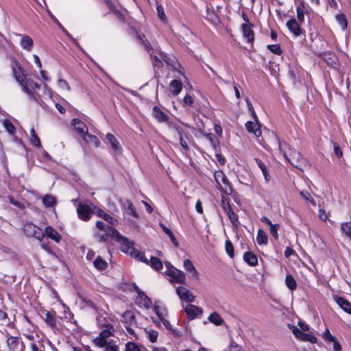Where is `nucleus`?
I'll return each mask as SVG.
<instances>
[{
	"label": "nucleus",
	"instance_id": "nucleus-21",
	"mask_svg": "<svg viewBox=\"0 0 351 351\" xmlns=\"http://www.w3.org/2000/svg\"><path fill=\"white\" fill-rule=\"evenodd\" d=\"M244 261L251 266H255L258 263L257 257L253 253L245 252L243 255Z\"/></svg>",
	"mask_w": 351,
	"mask_h": 351
},
{
	"label": "nucleus",
	"instance_id": "nucleus-19",
	"mask_svg": "<svg viewBox=\"0 0 351 351\" xmlns=\"http://www.w3.org/2000/svg\"><path fill=\"white\" fill-rule=\"evenodd\" d=\"M82 138L88 145H94L95 147H99L100 145L99 139L96 136L90 134L88 132L82 136Z\"/></svg>",
	"mask_w": 351,
	"mask_h": 351
},
{
	"label": "nucleus",
	"instance_id": "nucleus-62",
	"mask_svg": "<svg viewBox=\"0 0 351 351\" xmlns=\"http://www.w3.org/2000/svg\"><path fill=\"white\" fill-rule=\"evenodd\" d=\"M58 84H59V86L62 89L66 90H69L70 89L68 83L65 80H58Z\"/></svg>",
	"mask_w": 351,
	"mask_h": 351
},
{
	"label": "nucleus",
	"instance_id": "nucleus-55",
	"mask_svg": "<svg viewBox=\"0 0 351 351\" xmlns=\"http://www.w3.org/2000/svg\"><path fill=\"white\" fill-rule=\"evenodd\" d=\"M300 195L307 202H311L313 205L315 204L313 199L311 197V195L308 192L304 191H300Z\"/></svg>",
	"mask_w": 351,
	"mask_h": 351
},
{
	"label": "nucleus",
	"instance_id": "nucleus-32",
	"mask_svg": "<svg viewBox=\"0 0 351 351\" xmlns=\"http://www.w3.org/2000/svg\"><path fill=\"white\" fill-rule=\"evenodd\" d=\"M205 17L213 24H217L219 22V18L217 14L208 8H207Z\"/></svg>",
	"mask_w": 351,
	"mask_h": 351
},
{
	"label": "nucleus",
	"instance_id": "nucleus-57",
	"mask_svg": "<svg viewBox=\"0 0 351 351\" xmlns=\"http://www.w3.org/2000/svg\"><path fill=\"white\" fill-rule=\"evenodd\" d=\"M167 123H168L169 127L170 128L175 130L178 132L179 136L182 135L183 130L182 128H180L179 126H178L176 124H175L172 122H168Z\"/></svg>",
	"mask_w": 351,
	"mask_h": 351
},
{
	"label": "nucleus",
	"instance_id": "nucleus-10",
	"mask_svg": "<svg viewBox=\"0 0 351 351\" xmlns=\"http://www.w3.org/2000/svg\"><path fill=\"white\" fill-rule=\"evenodd\" d=\"M93 211L92 207L89 205L80 204L77 208V214L82 220H88L90 213Z\"/></svg>",
	"mask_w": 351,
	"mask_h": 351
},
{
	"label": "nucleus",
	"instance_id": "nucleus-60",
	"mask_svg": "<svg viewBox=\"0 0 351 351\" xmlns=\"http://www.w3.org/2000/svg\"><path fill=\"white\" fill-rule=\"evenodd\" d=\"M158 16L161 20L165 19V14L163 10V8L161 5H157L156 8Z\"/></svg>",
	"mask_w": 351,
	"mask_h": 351
},
{
	"label": "nucleus",
	"instance_id": "nucleus-39",
	"mask_svg": "<svg viewBox=\"0 0 351 351\" xmlns=\"http://www.w3.org/2000/svg\"><path fill=\"white\" fill-rule=\"evenodd\" d=\"M341 230L351 240V223L345 222L341 223Z\"/></svg>",
	"mask_w": 351,
	"mask_h": 351
},
{
	"label": "nucleus",
	"instance_id": "nucleus-37",
	"mask_svg": "<svg viewBox=\"0 0 351 351\" xmlns=\"http://www.w3.org/2000/svg\"><path fill=\"white\" fill-rule=\"evenodd\" d=\"M94 266L99 270H104L106 268L108 263L100 257H97L93 262Z\"/></svg>",
	"mask_w": 351,
	"mask_h": 351
},
{
	"label": "nucleus",
	"instance_id": "nucleus-47",
	"mask_svg": "<svg viewBox=\"0 0 351 351\" xmlns=\"http://www.w3.org/2000/svg\"><path fill=\"white\" fill-rule=\"evenodd\" d=\"M226 213L227 214L230 221L233 224L236 225V223L238 222V217L235 214V213L232 210V209L228 210V211L226 212Z\"/></svg>",
	"mask_w": 351,
	"mask_h": 351
},
{
	"label": "nucleus",
	"instance_id": "nucleus-58",
	"mask_svg": "<svg viewBox=\"0 0 351 351\" xmlns=\"http://www.w3.org/2000/svg\"><path fill=\"white\" fill-rule=\"evenodd\" d=\"M333 147H334V152H335V154L339 158H341L342 156H343V153H342V151H341L339 144L337 143H333Z\"/></svg>",
	"mask_w": 351,
	"mask_h": 351
},
{
	"label": "nucleus",
	"instance_id": "nucleus-14",
	"mask_svg": "<svg viewBox=\"0 0 351 351\" xmlns=\"http://www.w3.org/2000/svg\"><path fill=\"white\" fill-rule=\"evenodd\" d=\"M287 27L295 36H298L301 34L302 29L295 19H293L288 21L287 22Z\"/></svg>",
	"mask_w": 351,
	"mask_h": 351
},
{
	"label": "nucleus",
	"instance_id": "nucleus-31",
	"mask_svg": "<svg viewBox=\"0 0 351 351\" xmlns=\"http://www.w3.org/2000/svg\"><path fill=\"white\" fill-rule=\"evenodd\" d=\"M159 226H160V228L162 229V230L164 231V232L169 236L170 240L171 241V242L175 245H178V242H177V240H176V237L174 236V234H173V232L171 231L170 229H169L167 227H166L163 223H159Z\"/></svg>",
	"mask_w": 351,
	"mask_h": 351
},
{
	"label": "nucleus",
	"instance_id": "nucleus-61",
	"mask_svg": "<svg viewBox=\"0 0 351 351\" xmlns=\"http://www.w3.org/2000/svg\"><path fill=\"white\" fill-rule=\"evenodd\" d=\"M9 202L12 204H13V205H14V206H17V207H19L20 208H24V206H23V204L22 203H21L20 202L14 199L12 197H9Z\"/></svg>",
	"mask_w": 351,
	"mask_h": 351
},
{
	"label": "nucleus",
	"instance_id": "nucleus-53",
	"mask_svg": "<svg viewBox=\"0 0 351 351\" xmlns=\"http://www.w3.org/2000/svg\"><path fill=\"white\" fill-rule=\"evenodd\" d=\"M304 336L301 339V341H309L311 343H315L317 341V339L315 337L311 334H306L304 332Z\"/></svg>",
	"mask_w": 351,
	"mask_h": 351
},
{
	"label": "nucleus",
	"instance_id": "nucleus-17",
	"mask_svg": "<svg viewBox=\"0 0 351 351\" xmlns=\"http://www.w3.org/2000/svg\"><path fill=\"white\" fill-rule=\"evenodd\" d=\"M153 115L159 122H167L168 117L158 107L154 106L153 108Z\"/></svg>",
	"mask_w": 351,
	"mask_h": 351
},
{
	"label": "nucleus",
	"instance_id": "nucleus-38",
	"mask_svg": "<svg viewBox=\"0 0 351 351\" xmlns=\"http://www.w3.org/2000/svg\"><path fill=\"white\" fill-rule=\"evenodd\" d=\"M123 318L128 325H132L135 322V316L131 311L125 312Z\"/></svg>",
	"mask_w": 351,
	"mask_h": 351
},
{
	"label": "nucleus",
	"instance_id": "nucleus-29",
	"mask_svg": "<svg viewBox=\"0 0 351 351\" xmlns=\"http://www.w3.org/2000/svg\"><path fill=\"white\" fill-rule=\"evenodd\" d=\"M29 141L31 143L36 147L41 146L40 138L36 134V131L34 128H32L30 130Z\"/></svg>",
	"mask_w": 351,
	"mask_h": 351
},
{
	"label": "nucleus",
	"instance_id": "nucleus-63",
	"mask_svg": "<svg viewBox=\"0 0 351 351\" xmlns=\"http://www.w3.org/2000/svg\"><path fill=\"white\" fill-rule=\"evenodd\" d=\"M246 102H247V106L248 110L251 112L254 119H257V116H256V114L255 113L254 109L251 102L249 101L248 99H246Z\"/></svg>",
	"mask_w": 351,
	"mask_h": 351
},
{
	"label": "nucleus",
	"instance_id": "nucleus-26",
	"mask_svg": "<svg viewBox=\"0 0 351 351\" xmlns=\"http://www.w3.org/2000/svg\"><path fill=\"white\" fill-rule=\"evenodd\" d=\"M124 206H125L126 213L128 215H132L135 218H138V217H139L138 214L136 211L135 207L134 206V205L132 204V203L131 202L127 201L125 202V204H124Z\"/></svg>",
	"mask_w": 351,
	"mask_h": 351
},
{
	"label": "nucleus",
	"instance_id": "nucleus-27",
	"mask_svg": "<svg viewBox=\"0 0 351 351\" xmlns=\"http://www.w3.org/2000/svg\"><path fill=\"white\" fill-rule=\"evenodd\" d=\"M106 138L111 145L112 148L115 151H120V145L114 135L110 133L106 134Z\"/></svg>",
	"mask_w": 351,
	"mask_h": 351
},
{
	"label": "nucleus",
	"instance_id": "nucleus-5",
	"mask_svg": "<svg viewBox=\"0 0 351 351\" xmlns=\"http://www.w3.org/2000/svg\"><path fill=\"white\" fill-rule=\"evenodd\" d=\"M23 230L27 236L34 237L40 240L44 237L43 230L32 223H27L23 226Z\"/></svg>",
	"mask_w": 351,
	"mask_h": 351
},
{
	"label": "nucleus",
	"instance_id": "nucleus-59",
	"mask_svg": "<svg viewBox=\"0 0 351 351\" xmlns=\"http://www.w3.org/2000/svg\"><path fill=\"white\" fill-rule=\"evenodd\" d=\"M148 335H149V339L151 342L154 343L156 341L157 337H158V332L156 331L150 330L148 332Z\"/></svg>",
	"mask_w": 351,
	"mask_h": 351
},
{
	"label": "nucleus",
	"instance_id": "nucleus-8",
	"mask_svg": "<svg viewBox=\"0 0 351 351\" xmlns=\"http://www.w3.org/2000/svg\"><path fill=\"white\" fill-rule=\"evenodd\" d=\"M154 311L155 313H156V315L158 316V317L160 318V319L162 321L163 325L169 330L172 331V333L177 336V337H180L182 335V332L177 330V329H173L172 328V326L171 324H170V322L166 319L164 316L162 315V314L159 311V306L156 304V303L154 305Z\"/></svg>",
	"mask_w": 351,
	"mask_h": 351
},
{
	"label": "nucleus",
	"instance_id": "nucleus-45",
	"mask_svg": "<svg viewBox=\"0 0 351 351\" xmlns=\"http://www.w3.org/2000/svg\"><path fill=\"white\" fill-rule=\"evenodd\" d=\"M140 297L143 302V306L147 309L149 308L152 304L151 299L147 297V295H145L144 293L140 294Z\"/></svg>",
	"mask_w": 351,
	"mask_h": 351
},
{
	"label": "nucleus",
	"instance_id": "nucleus-23",
	"mask_svg": "<svg viewBox=\"0 0 351 351\" xmlns=\"http://www.w3.org/2000/svg\"><path fill=\"white\" fill-rule=\"evenodd\" d=\"M20 44L24 49L30 51L33 46V40L29 36H23L21 40Z\"/></svg>",
	"mask_w": 351,
	"mask_h": 351
},
{
	"label": "nucleus",
	"instance_id": "nucleus-33",
	"mask_svg": "<svg viewBox=\"0 0 351 351\" xmlns=\"http://www.w3.org/2000/svg\"><path fill=\"white\" fill-rule=\"evenodd\" d=\"M19 339L16 337H10L7 340V343L12 350H17L19 344Z\"/></svg>",
	"mask_w": 351,
	"mask_h": 351
},
{
	"label": "nucleus",
	"instance_id": "nucleus-6",
	"mask_svg": "<svg viewBox=\"0 0 351 351\" xmlns=\"http://www.w3.org/2000/svg\"><path fill=\"white\" fill-rule=\"evenodd\" d=\"M214 177L217 185L220 187V189L222 191H224L226 193H228L229 189L230 191H231V189L229 185L227 177L223 171H215V173H214Z\"/></svg>",
	"mask_w": 351,
	"mask_h": 351
},
{
	"label": "nucleus",
	"instance_id": "nucleus-7",
	"mask_svg": "<svg viewBox=\"0 0 351 351\" xmlns=\"http://www.w3.org/2000/svg\"><path fill=\"white\" fill-rule=\"evenodd\" d=\"M184 269L189 274V276L195 280H198L200 277L199 272L195 267L193 263L189 259H185L183 262Z\"/></svg>",
	"mask_w": 351,
	"mask_h": 351
},
{
	"label": "nucleus",
	"instance_id": "nucleus-56",
	"mask_svg": "<svg viewBox=\"0 0 351 351\" xmlns=\"http://www.w3.org/2000/svg\"><path fill=\"white\" fill-rule=\"evenodd\" d=\"M152 62L154 66L160 67L162 64V59L160 58V56L159 55V57L157 56H152L151 55Z\"/></svg>",
	"mask_w": 351,
	"mask_h": 351
},
{
	"label": "nucleus",
	"instance_id": "nucleus-2",
	"mask_svg": "<svg viewBox=\"0 0 351 351\" xmlns=\"http://www.w3.org/2000/svg\"><path fill=\"white\" fill-rule=\"evenodd\" d=\"M111 335L112 332L109 330H103L99 332L98 337L94 339L93 343L96 346L103 348V351H119V346L112 341H108Z\"/></svg>",
	"mask_w": 351,
	"mask_h": 351
},
{
	"label": "nucleus",
	"instance_id": "nucleus-28",
	"mask_svg": "<svg viewBox=\"0 0 351 351\" xmlns=\"http://www.w3.org/2000/svg\"><path fill=\"white\" fill-rule=\"evenodd\" d=\"M256 241L259 245H266L268 242L267 236L262 229L257 232Z\"/></svg>",
	"mask_w": 351,
	"mask_h": 351
},
{
	"label": "nucleus",
	"instance_id": "nucleus-4",
	"mask_svg": "<svg viewBox=\"0 0 351 351\" xmlns=\"http://www.w3.org/2000/svg\"><path fill=\"white\" fill-rule=\"evenodd\" d=\"M166 274L170 277V282L172 283L184 284L186 282L185 274L173 266L169 267Z\"/></svg>",
	"mask_w": 351,
	"mask_h": 351
},
{
	"label": "nucleus",
	"instance_id": "nucleus-36",
	"mask_svg": "<svg viewBox=\"0 0 351 351\" xmlns=\"http://www.w3.org/2000/svg\"><path fill=\"white\" fill-rule=\"evenodd\" d=\"M149 265L156 270H160L162 268V262L157 257L151 256Z\"/></svg>",
	"mask_w": 351,
	"mask_h": 351
},
{
	"label": "nucleus",
	"instance_id": "nucleus-46",
	"mask_svg": "<svg viewBox=\"0 0 351 351\" xmlns=\"http://www.w3.org/2000/svg\"><path fill=\"white\" fill-rule=\"evenodd\" d=\"M3 126L10 134L13 135L14 134L15 127L11 122L8 120H4Z\"/></svg>",
	"mask_w": 351,
	"mask_h": 351
},
{
	"label": "nucleus",
	"instance_id": "nucleus-20",
	"mask_svg": "<svg viewBox=\"0 0 351 351\" xmlns=\"http://www.w3.org/2000/svg\"><path fill=\"white\" fill-rule=\"evenodd\" d=\"M170 88L171 89V93L173 95H178L182 89V84L177 80H173L170 83Z\"/></svg>",
	"mask_w": 351,
	"mask_h": 351
},
{
	"label": "nucleus",
	"instance_id": "nucleus-18",
	"mask_svg": "<svg viewBox=\"0 0 351 351\" xmlns=\"http://www.w3.org/2000/svg\"><path fill=\"white\" fill-rule=\"evenodd\" d=\"M243 36L247 39L248 42L254 40V33L250 27V25L245 23L242 25Z\"/></svg>",
	"mask_w": 351,
	"mask_h": 351
},
{
	"label": "nucleus",
	"instance_id": "nucleus-41",
	"mask_svg": "<svg viewBox=\"0 0 351 351\" xmlns=\"http://www.w3.org/2000/svg\"><path fill=\"white\" fill-rule=\"evenodd\" d=\"M336 19L339 23L342 29H345L348 26L346 18L344 14H339L336 16Z\"/></svg>",
	"mask_w": 351,
	"mask_h": 351
},
{
	"label": "nucleus",
	"instance_id": "nucleus-16",
	"mask_svg": "<svg viewBox=\"0 0 351 351\" xmlns=\"http://www.w3.org/2000/svg\"><path fill=\"white\" fill-rule=\"evenodd\" d=\"M160 58L166 62L168 65L176 68V65L178 64L176 58L173 56L168 55L162 52H159Z\"/></svg>",
	"mask_w": 351,
	"mask_h": 351
},
{
	"label": "nucleus",
	"instance_id": "nucleus-42",
	"mask_svg": "<svg viewBox=\"0 0 351 351\" xmlns=\"http://www.w3.org/2000/svg\"><path fill=\"white\" fill-rule=\"evenodd\" d=\"M288 326H289V329L291 330V332H293V334L295 335V337L296 338L301 340L302 337H304V332L300 329L298 328L296 326H295L293 325L289 324Z\"/></svg>",
	"mask_w": 351,
	"mask_h": 351
},
{
	"label": "nucleus",
	"instance_id": "nucleus-52",
	"mask_svg": "<svg viewBox=\"0 0 351 351\" xmlns=\"http://www.w3.org/2000/svg\"><path fill=\"white\" fill-rule=\"evenodd\" d=\"M221 204L223 210L225 212L228 211V210L232 209L229 203V201L225 198L224 197H221Z\"/></svg>",
	"mask_w": 351,
	"mask_h": 351
},
{
	"label": "nucleus",
	"instance_id": "nucleus-44",
	"mask_svg": "<svg viewBox=\"0 0 351 351\" xmlns=\"http://www.w3.org/2000/svg\"><path fill=\"white\" fill-rule=\"evenodd\" d=\"M125 351H141L139 345L134 342H128L125 344Z\"/></svg>",
	"mask_w": 351,
	"mask_h": 351
},
{
	"label": "nucleus",
	"instance_id": "nucleus-22",
	"mask_svg": "<svg viewBox=\"0 0 351 351\" xmlns=\"http://www.w3.org/2000/svg\"><path fill=\"white\" fill-rule=\"evenodd\" d=\"M21 67L18 66V71L16 69H14V74L15 76L16 80L23 86L24 90L27 93H29V88L27 86L26 83L24 82L23 77L22 75H21Z\"/></svg>",
	"mask_w": 351,
	"mask_h": 351
},
{
	"label": "nucleus",
	"instance_id": "nucleus-50",
	"mask_svg": "<svg viewBox=\"0 0 351 351\" xmlns=\"http://www.w3.org/2000/svg\"><path fill=\"white\" fill-rule=\"evenodd\" d=\"M224 351H245L241 346L235 342H231L228 348Z\"/></svg>",
	"mask_w": 351,
	"mask_h": 351
},
{
	"label": "nucleus",
	"instance_id": "nucleus-43",
	"mask_svg": "<svg viewBox=\"0 0 351 351\" xmlns=\"http://www.w3.org/2000/svg\"><path fill=\"white\" fill-rule=\"evenodd\" d=\"M225 247H226V253L228 254V256L230 258H233L234 255V247H233V245L231 243V241L229 240L226 241Z\"/></svg>",
	"mask_w": 351,
	"mask_h": 351
},
{
	"label": "nucleus",
	"instance_id": "nucleus-9",
	"mask_svg": "<svg viewBox=\"0 0 351 351\" xmlns=\"http://www.w3.org/2000/svg\"><path fill=\"white\" fill-rule=\"evenodd\" d=\"M176 291L180 300L187 302H194L195 298V296L186 288L184 287H176Z\"/></svg>",
	"mask_w": 351,
	"mask_h": 351
},
{
	"label": "nucleus",
	"instance_id": "nucleus-49",
	"mask_svg": "<svg viewBox=\"0 0 351 351\" xmlns=\"http://www.w3.org/2000/svg\"><path fill=\"white\" fill-rule=\"evenodd\" d=\"M279 227H280L279 224H278V223H276V224L273 223L271 226H269V232H270L271 234L276 239H277L278 238V231Z\"/></svg>",
	"mask_w": 351,
	"mask_h": 351
},
{
	"label": "nucleus",
	"instance_id": "nucleus-54",
	"mask_svg": "<svg viewBox=\"0 0 351 351\" xmlns=\"http://www.w3.org/2000/svg\"><path fill=\"white\" fill-rule=\"evenodd\" d=\"M46 322L51 326H55L56 324V320L55 317L53 315H51L49 312L46 313Z\"/></svg>",
	"mask_w": 351,
	"mask_h": 351
},
{
	"label": "nucleus",
	"instance_id": "nucleus-11",
	"mask_svg": "<svg viewBox=\"0 0 351 351\" xmlns=\"http://www.w3.org/2000/svg\"><path fill=\"white\" fill-rule=\"evenodd\" d=\"M188 319H193L202 313L200 308L195 305L188 304L184 309Z\"/></svg>",
	"mask_w": 351,
	"mask_h": 351
},
{
	"label": "nucleus",
	"instance_id": "nucleus-64",
	"mask_svg": "<svg viewBox=\"0 0 351 351\" xmlns=\"http://www.w3.org/2000/svg\"><path fill=\"white\" fill-rule=\"evenodd\" d=\"M138 39L146 49H151V44L146 40H144V36H138Z\"/></svg>",
	"mask_w": 351,
	"mask_h": 351
},
{
	"label": "nucleus",
	"instance_id": "nucleus-40",
	"mask_svg": "<svg viewBox=\"0 0 351 351\" xmlns=\"http://www.w3.org/2000/svg\"><path fill=\"white\" fill-rule=\"evenodd\" d=\"M43 203L45 206L51 207L56 204V199L53 196L47 195L43 197Z\"/></svg>",
	"mask_w": 351,
	"mask_h": 351
},
{
	"label": "nucleus",
	"instance_id": "nucleus-15",
	"mask_svg": "<svg viewBox=\"0 0 351 351\" xmlns=\"http://www.w3.org/2000/svg\"><path fill=\"white\" fill-rule=\"evenodd\" d=\"M45 235L54 240L56 242H59L61 239L60 234L50 226H48L45 228L44 232V236Z\"/></svg>",
	"mask_w": 351,
	"mask_h": 351
},
{
	"label": "nucleus",
	"instance_id": "nucleus-12",
	"mask_svg": "<svg viewBox=\"0 0 351 351\" xmlns=\"http://www.w3.org/2000/svg\"><path fill=\"white\" fill-rule=\"evenodd\" d=\"M72 125L82 137L88 132V128L86 124L78 119H73Z\"/></svg>",
	"mask_w": 351,
	"mask_h": 351
},
{
	"label": "nucleus",
	"instance_id": "nucleus-24",
	"mask_svg": "<svg viewBox=\"0 0 351 351\" xmlns=\"http://www.w3.org/2000/svg\"><path fill=\"white\" fill-rule=\"evenodd\" d=\"M110 230H115L114 228L108 226L106 230L103 234L96 233L95 237L99 242H105L109 237L112 239V236L110 234Z\"/></svg>",
	"mask_w": 351,
	"mask_h": 351
},
{
	"label": "nucleus",
	"instance_id": "nucleus-30",
	"mask_svg": "<svg viewBox=\"0 0 351 351\" xmlns=\"http://www.w3.org/2000/svg\"><path fill=\"white\" fill-rule=\"evenodd\" d=\"M98 215L102 218H104L106 221H108L110 224L112 226H116L118 224V221L117 219L112 217V216L106 214L102 210H99Z\"/></svg>",
	"mask_w": 351,
	"mask_h": 351
},
{
	"label": "nucleus",
	"instance_id": "nucleus-3",
	"mask_svg": "<svg viewBox=\"0 0 351 351\" xmlns=\"http://www.w3.org/2000/svg\"><path fill=\"white\" fill-rule=\"evenodd\" d=\"M109 232L112 236V239L121 245V250L123 252L130 254H133L134 248L132 241L122 236L117 230H110Z\"/></svg>",
	"mask_w": 351,
	"mask_h": 351
},
{
	"label": "nucleus",
	"instance_id": "nucleus-25",
	"mask_svg": "<svg viewBox=\"0 0 351 351\" xmlns=\"http://www.w3.org/2000/svg\"><path fill=\"white\" fill-rule=\"evenodd\" d=\"M337 302L344 311L351 314V304L348 301L343 298H339Z\"/></svg>",
	"mask_w": 351,
	"mask_h": 351
},
{
	"label": "nucleus",
	"instance_id": "nucleus-13",
	"mask_svg": "<svg viewBox=\"0 0 351 351\" xmlns=\"http://www.w3.org/2000/svg\"><path fill=\"white\" fill-rule=\"evenodd\" d=\"M254 120V122L247 121L245 123V127L249 132L253 133L256 137H259L261 136L262 132L261 129L259 128V125L257 122V119Z\"/></svg>",
	"mask_w": 351,
	"mask_h": 351
},
{
	"label": "nucleus",
	"instance_id": "nucleus-48",
	"mask_svg": "<svg viewBox=\"0 0 351 351\" xmlns=\"http://www.w3.org/2000/svg\"><path fill=\"white\" fill-rule=\"evenodd\" d=\"M296 12H297V18H298V21L300 23L304 22V10L303 5L298 6L296 9Z\"/></svg>",
	"mask_w": 351,
	"mask_h": 351
},
{
	"label": "nucleus",
	"instance_id": "nucleus-34",
	"mask_svg": "<svg viewBox=\"0 0 351 351\" xmlns=\"http://www.w3.org/2000/svg\"><path fill=\"white\" fill-rule=\"evenodd\" d=\"M208 319L210 322L215 324L217 326H220L223 323L222 317L215 312L210 315Z\"/></svg>",
	"mask_w": 351,
	"mask_h": 351
},
{
	"label": "nucleus",
	"instance_id": "nucleus-51",
	"mask_svg": "<svg viewBox=\"0 0 351 351\" xmlns=\"http://www.w3.org/2000/svg\"><path fill=\"white\" fill-rule=\"evenodd\" d=\"M267 48L273 53L280 55L282 53V50L279 45H269Z\"/></svg>",
	"mask_w": 351,
	"mask_h": 351
},
{
	"label": "nucleus",
	"instance_id": "nucleus-1",
	"mask_svg": "<svg viewBox=\"0 0 351 351\" xmlns=\"http://www.w3.org/2000/svg\"><path fill=\"white\" fill-rule=\"evenodd\" d=\"M279 149L282 153L285 158L289 161L291 165L302 169L308 166V161L301 156L300 154L295 149H291L285 142H279Z\"/></svg>",
	"mask_w": 351,
	"mask_h": 351
},
{
	"label": "nucleus",
	"instance_id": "nucleus-35",
	"mask_svg": "<svg viewBox=\"0 0 351 351\" xmlns=\"http://www.w3.org/2000/svg\"><path fill=\"white\" fill-rule=\"evenodd\" d=\"M285 283L287 287L290 290H295L297 287V283L291 275H287L285 278Z\"/></svg>",
	"mask_w": 351,
	"mask_h": 351
}]
</instances>
